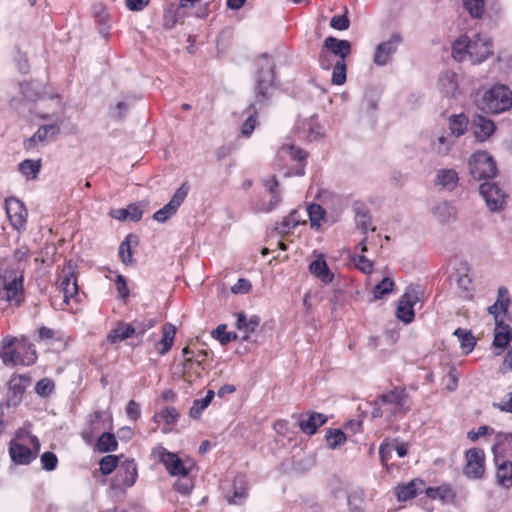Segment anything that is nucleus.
Listing matches in <instances>:
<instances>
[{"label": "nucleus", "instance_id": "1", "mask_svg": "<svg viewBox=\"0 0 512 512\" xmlns=\"http://www.w3.org/2000/svg\"><path fill=\"white\" fill-rule=\"evenodd\" d=\"M257 71L254 79V100L248 105L244 113L248 115L241 127V134L248 137L257 124L258 111L269 104L275 89V62L267 53L261 54L257 60Z\"/></svg>", "mask_w": 512, "mask_h": 512}, {"label": "nucleus", "instance_id": "2", "mask_svg": "<svg viewBox=\"0 0 512 512\" xmlns=\"http://www.w3.org/2000/svg\"><path fill=\"white\" fill-rule=\"evenodd\" d=\"M493 54V45L489 37L474 34L471 38L460 36L452 46L455 60L463 61L469 58L473 64L481 63Z\"/></svg>", "mask_w": 512, "mask_h": 512}, {"label": "nucleus", "instance_id": "3", "mask_svg": "<svg viewBox=\"0 0 512 512\" xmlns=\"http://www.w3.org/2000/svg\"><path fill=\"white\" fill-rule=\"evenodd\" d=\"M16 343V338H5L2 342L0 358L5 365L30 366L36 361V352L26 342Z\"/></svg>", "mask_w": 512, "mask_h": 512}, {"label": "nucleus", "instance_id": "4", "mask_svg": "<svg viewBox=\"0 0 512 512\" xmlns=\"http://www.w3.org/2000/svg\"><path fill=\"white\" fill-rule=\"evenodd\" d=\"M478 107L487 113L505 112L512 107V91L506 85H494L483 94Z\"/></svg>", "mask_w": 512, "mask_h": 512}, {"label": "nucleus", "instance_id": "5", "mask_svg": "<svg viewBox=\"0 0 512 512\" xmlns=\"http://www.w3.org/2000/svg\"><path fill=\"white\" fill-rule=\"evenodd\" d=\"M24 299V271L11 269L0 288V300L21 306Z\"/></svg>", "mask_w": 512, "mask_h": 512}, {"label": "nucleus", "instance_id": "6", "mask_svg": "<svg viewBox=\"0 0 512 512\" xmlns=\"http://www.w3.org/2000/svg\"><path fill=\"white\" fill-rule=\"evenodd\" d=\"M351 43L348 40L328 36L319 53V65L322 69L329 70L332 66L330 54L344 60L351 54Z\"/></svg>", "mask_w": 512, "mask_h": 512}, {"label": "nucleus", "instance_id": "7", "mask_svg": "<svg viewBox=\"0 0 512 512\" xmlns=\"http://www.w3.org/2000/svg\"><path fill=\"white\" fill-rule=\"evenodd\" d=\"M378 399L386 409L388 420L398 415L406 414L410 409L408 394L404 388L396 387L378 395Z\"/></svg>", "mask_w": 512, "mask_h": 512}, {"label": "nucleus", "instance_id": "8", "mask_svg": "<svg viewBox=\"0 0 512 512\" xmlns=\"http://www.w3.org/2000/svg\"><path fill=\"white\" fill-rule=\"evenodd\" d=\"M468 167L475 180L493 178L497 173L494 159L485 151L474 153L469 159Z\"/></svg>", "mask_w": 512, "mask_h": 512}, {"label": "nucleus", "instance_id": "9", "mask_svg": "<svg viewBox=\"0 0 512 512\" xmlns=\"http://www.w3.org/2000/svg\"><path fill=\"white\" fill-rule=\"evenodd\" d=\"M31 443L34 446V451H32L26 445H23L15 440L10 441L9 445V455L11 460L18 465H28L35 459L40 450V443L36 436H31Z\"/></svg>", "mask_w": 512, "mask_h": 512}, {"label": "nucleus", "instance_id": "10", "mask_svg": "<svg viewBox=\"0 0 512 512\" xmlns=\"http://www.w3.org/2000/svg\"><path fill=\"white\" fill-rule=\"evenodd\" d=\"M419 294L420 292L418 289L409 286L399 300L396 316L405 324L411 323L415 317L413 308L419 301Z\"/></svg>", "mask_w": 512, "mask_h": 512}, {"label": "nucleus", "instance_id": "11", "mask_svg": "<svg viewBox=\"0 0 512 512\" xmlns=\"http://www.w3.org/2000/svg\"><path fill=\"white\" fill-rule=\"evenodd\" d=\"M190 190L188 182H183L182 185L175 191L170 201L161 209L153 214V219L164 223L171 218L183 203Z\"/></svg>", "mask_w": 512, "mask_h": 512}, {"label": "nucleus", "instance_id": "12", "mask_svg": "<svg viewBox=\"0 0 512 512\" xmlns=\"http://www.w3.org/2000/svg\"><path fill=\"white\" fill-rule=\"evenodd\" d=\"M402 41V36L399 33H394L387 41L379 43L375 49L373 58L374 64L377 66H385L390 63L392 55L396 53Z\"/></svg>", "mask_w": 512, "mask_h": 512}, {"label": "nucleus", "instance_id": "13", "mask_svg": "<svg viewBox=\"0 0 512 512\" xmlns=\"http://www.w3.org/2000/svg\"><path fill=\"white\" fill-rule=\"evenodd\" d=\"M479 191L490 211L503 209L506 195L497 184L486 181L480 185Z\"/></svg>", "mask_w": 512, "mask_h": 512}, {"label": "nucleus", "instance_id": "14", "mask_svg": "<svg viewBox=\"0 0 512 512\" xmlns=\"http://www.w3.org/2000/svg\"><path fill=\"white\" fill-rule=\"evenodd\" d=\"M466 466L464 474L472 479L481 478L485 471V454L479 448H471L466 452Z\"/></svg>", "mask_w": 512, "mask_h": 512}, {"label": "nucleus", "instance_id": "15", "mask_svg": "<svg viewBox=\"0 0 512 512\" xmlns=\"http://www.w3.org/2000/svg\"><path fill=\"white\" fill-rule=\"evenodd\" d=\"M76 266L69 261L63 268L60 276L59 288L63 293L64 301L68 303V299L78 294L77 277L75 275Z\"/></svg>", "mask_w": 512, "mask_h": 512}, {"label": "nucleus", "instance_id": "16", "mask_svg": "<svg viewBox=\"0 0 512 512\" xmlns=\"http://www.w3.org/2000/svg\"><path fill=\"white\" fill-rule=\"evenodd\" d=\"M5 205L12 226L17 230L24 229L27 221V209L23 202L15 197H10L6 199Z\"/></svg>", "mask_w": 512, "mask_h": 512}, {"label": "nucleus", "instance_id": "17", "mask_svg": "<svg viewBox=\"0 0 512 512\" xmlns=\"http://www.w3.org/2000/svg\"><path fill=\"white\" fill-rule=\"evenodd\" d=\"M278 153L281 157L288 156L291 160L297 162V165L295 166L294 171L287 172L286 176H291V175L303 176L305 174V164H306V159L308 156L307 152H305L301 148L296 147L292 144H284L279 149Z\"/></svg>", "mask_w": 512, "mask_h": 512}, {"label": "nucleus", "instance_id": "18", "mask_svg": "<svg viewBox=\"0 0 512 512\" xmlns=\"http://www.w3.org/2000/svg\"><path fill=\"white\" fill-rule=\"evenodd\" d=\"M137 476V467L134 460H125L117 468L114 486L131 487L135 484Z\"/></svg>", "mask_w": 512, "mask_h": 512}, {"label": "nucleus", "instance_id": "19", "mask_svg": "<svg viewBox=\"0 0 512 512\" xmlns=\"http://www.w3.org/2000/svg\"><path fill=\"white\" fill-rule=\"evenodd\" d=\"M327 420V416L322 413L307 412L299 416L298 426L303 433L313 435Z\"/></svg>", "mask_w": 512, "mask_h": 512}, {"label": "nucleus", "instance_id": "20", "mask_svg": "<svg viewBox=\"0 0 512 512\" xmlns=\"http://www.w3.org/2000/svg\"><path fill=\"white\" fill-rule=\"evenodd\" d=\"M159 460L172 476L189 474V469L184 465L183 461L175 453L169 452L162 448L159 454Z\"/></svg>", "mask_w": 512, "mask_h": 512}, {"label": "nucleus", "instance_id": "21", "mask_svg": "<svg viewBox=\"0 0 512 512\" xmlns=\"http://www.w3.org/2000/svg\"><path fill=\"white\" fill-rule=\"evenodd\" d=\"M60 133V128L57 124H49L40 126L37 131L30 137L27 141H25V147L30 149L35 146L36 143H49L54 141L58 134Z\"/></svg>", "mask_w": 512, "mask_h": 512}, {"label": "nucleus", "instance_id": "22", "mask_svg": "<svg viewBox=\"0 0 512 512\" xmlns=\"http://www.w3.org/2000/svg\"><path fill=\"white\" fill-rule=\"evenodd\" d=\"M472 131L475 138L480 141H486L495 131V123L482 115H476L472 120Z\"/></svg>", "mask_w": 512, "mask_h": 512}, {"label": "nucleus", "instance_id": "23", "mask_svg": "<svg viewBox=\"0 0 512 512\" xmlns=\"http://www.w3.org/2000/svg\"><path fill=\"white\" fill-rule=\"evenodd\" d=\"M439 89L445 97L455 98L459 94L457 75L452 71H445L439 78Z\"/></svg>", "mask_w": 512, "mask_h": 512}, {"label": "nucleus", "instance_id": "24", "mask_svg": "<svg viewBox=\"0 0 512 512\" xmlns=\"http://www.w3.org/2000/svg\"><path fill=\"white\" fill-rule=\"evenodd\" d=\"M309 271L325 284L333 281L334 275L330 271L323 255H318L316 259L310 263Z\"/></svg>", "mask_w": 512, "mask_h": 512}, {"label": "nucleus", "instance_id": "25", "mask_svg": "<svg viewBox=\"0 0 512 512\" xmlns=\"http://www.w3.org/2000/svg\"><path fill=\"white\" fill-rule=\"evenodd\" d=\"M423 488L424 482L419 479H414L407 484L398 485L395 488V493L398 501L403 502L416 497Z\"/></svg>", "mask_w": 512, "mask_h": 512}, {"label": "nucleus", "instance_id": "26", "mask_svg": "<svg viewBox=\"0 0 512 512\" xmlns=\"http://www.w3.org/2000/svg\"><path fill=\"white\" fill-rule=\"evenodd\" d=\"M236 318L237 329L244 333V335L242 336V340L247 341L250 337V334L254 333L256 329L259 327L260 318L257 315H253L249 319H247L246 315L243 312L237 313Z\"/></svg>", "mask_w": 512, "mask_h": 512}, {"label": "nucleus", "instance_id": "27", "mask_svg": "<svg viewBox=\"0 0 512 512\" xmlns=\"http://www.w3.org/2000/svg\"><path fill=\"white\" fill-rule=\"evenodd\" d=\"M492 451L495 463H499V459L504 458L506 453L512 452V433H498L495 436Z\"/></svg>", "mask_w": 512, "mask_h": 512}, {"label": "nucleus", "instance_id": "28", "mask_svg": "<svg viewBox=\"0 0 512 512\" xmlns=\"http://www.w3.org/2000/svg\"><path fill=\"white\" fill-rule=\"evenodd\" d=\"M512 341V330L508 324H505L503 321H497V326L495 329L494 339L492 345L494 348L498 349H506L510 347V342Z\"/></svg>", "mask_w": 512, "mask_h": 512}, {"label": "nucleus", "instance_id": "29", "mask_svg": "<svg viewBox=\"0 0 512 512\" xmlns=\"http://www.w3.org/2000/svg\"><path fill=\"white\" fill-rule=\"evenodd\" d=\"M458 173L454 169H439L436 173L435 185L442 189L452 191L458 184Z\"/></svg>", "mask_w": 512, "mask_h": 512}, {"label": "nucleus", "instance_id": "30", "mask_svg": "<svg viewBox=\"0 0 512 512\" xmlns=\"http://www.w3.org/2000/svg\"><path fill=\"white\" fill-rule=\"evenodd\" d=\"M92 15L96 24L98 25L100 34H102L103 37L107 39L109 35L108 30L110 28L109 13L107 8L102 3H96L92 7Z\"/></svg>", "mask_w": 512, "mask_h": 512}, {"label": "nucleus", "instance_id": "31", "mask_svg": "<svg viewBox=\"0 0 512 512\" xmlns=\"http://www.w3.org/2000/svg\"><path fill=\"white\" fill-rule=\"evenodd\" d=\"M162 332V338L155 343V349L160 355L166 354L173 346L176 327L171 323H166L163 326Z\"/></svg>", "mask_w": 512, "mask_h": 512}, {"label": "nucleus", "instance_id": "32", "mask_svg": "<svg viewBox=\"0 0 512 512\" xmlns=\"http://www.w3.org/2000/svg\"><path fill=\"white\" fill-rule=\"evenodd\" d=\"M248 496L247 482L243 476L235 478L233 483V494L227 496V502L231 505H242Z\"/></svg>", "mask_w": 512, "mask_h": 512}, {"label": "nucleus", "instance_id": "33", "mask_svg": "<svg viewBox=\"0 0 512 512\" xmlns=\"http://www.w3.org/2000/svg\"><path fill=\"white\" fill-rule=\"evenodd\" d=\"M433 215L440 223H449L456 219L457 210L450 203L442 201L434 206Z\"/></svg>", "mask_w": 512, "mask_h": 512}, {"label": "nucleus", "instance_id": "34", "mask_svg": "<svg viewBox=\"0 0 512 512\" xmlns=\"http://www.w3.org/2000/svg\"><path fill=\"white\" fill-rule=\"evenodd\" d=\"M498 468L496 472V478L499 485L505 488L512 486V462L499 459V463H496Z\"/></svg>", "mask_w": 512, "mask_h": 512}, {"label": "nucleus", "instance_id": "35", "mask_svg": "<svg viewBox=\"0 0 512 512\" xmlns=\"http://www.w3.org/2000/svg\"><path fill=\"white\" fill-rule=\"evenodd\" d=\"M136 332L134 323H121L108 335V339L111 343H116L130 338Z\"/></svg>", "mask_w": 512, "mask_h": 512}, {"label": "nucleus", "instance_id": "36", "mask_svg": "<svg viewBox=\"0 0 512 512\" xmlns=\"http://www.w3.org/2000/svg\"><path fill=\"white\" fill-rule=\"evenodd\" d=\"M364 491L360 488L351 489L347 495V504L350 512H364Z\"/></svg>", "mask_w": 512, "mask_h": 512}, {"label": "nucleus", "instance_id": "37", "mask_svg": "<svg viewBox=\"0 0 512 512\" xmlns=\"http://www.w3.org/2000/svg\"><path fill=\"white\" fill-rule=\"evenodd\" d=\"M214 396L215 392L213 390H208L204 398L194 400L192 407L189 410V416L193 419L200 418L202 412L209 406Z\"/></svg>", "mask_w": 512, "mask_h": 512}, {"label": "nucleus", "instance_id": "38", "mask_svg": "<svg viewBox=\"0 0 512 512\" xmlns=\"http://www.w3.org/2000/svg\"><path fill=\"white\" fill-rule=\"evenodd\" d=\"M118 443L114 434L110 432L102 433L96 443V448L99 452H113L117 449Z\"/></svg>", "mask_w": 512, "mask_h": 512}, {"label": "nucleus", "instance_id": "39", "mask_svg": "<svg viewBox=\"0 0 512 512\" xmlns=\"http://www.w3.org/2000/svg\"><path fill=\"white\" fill-rule=\"evenodd\" d=\"M137 244V237L133 234H128L124 241L119 246V256L122 262L126 265L133 263L131 243Z\"/></svg>", "mask_w": 512, "mask_h": 512}, {"label": "nucleus", "instance_id": "40", "mask_svg": "<svg viewBox=\"0 0 512 512\" xmlns=\"http://www.w3.org/2000/svg\"><path fill=\"white\" fill-rule=\"evenodd\" d=\"M468 125V119L464 114L452 115L449 118V129L455 137L462 136Z\"/></svg>", "mask_w": 512, "mask_h": 512}, {"label": "nucleus", "instance_id": "41", "mask_svg": "<svg viewBox=\"0 0 512 512\" xmlns=\"http://www.w3.org/2000/svg\"><path fill=\"white\" fill-rule=\"evenodd\" d=\"M460 341L461 348L466 354L470 353L476 345V338L473 336L471 331H467L462 328H457L454 332Z\"/></svg>", "mask_w": 512, "mask_h": 512}, {"label": "nucleus", "instance_id": "42", "mask_svg": "<svg viewBox=\"0 0 512 512\" xmlns=\"http://www.w3.org/2000/svg\"><path fill=\"white\" fill-rule=\"evenodd\" d=\"M24 391L25 387L21 383L15 382V379H12L9 383L7 406L18 405L22 400Z\"/></svg>", "mask_w": 512, "mask_h": 512}, {"label": "nucleus", "instance_id": "43", "mask_svg": "<svg viewBox=\"0 0 512 512\" xmlns=\"http://www.w3.org/2000/svg\"><path fill=\"white\" fill-rule=\"evenodd\" d=\"M298 211L292 210L290 214L275 226V230L278 234L284 235L290 231V229L295 228L300 224V220L297 217Z\"/></svg>", "mask_w": 512, "mask_h": 512}, {"label": "nucleus", "instance_id": "44", "mask_svg": "<svg viewBox=\"0 0 512 512\" xmlns=\"http://www.w3.org/2000/svg\"><path fill=\"white\" fill-rule=\"evenodd\" d=\"M354 211L356 226L359 229H361L364 233H366L371 223V216L369 214V210L364 206H359L355 207Z\"/></svg>", "mask_w": 512, "mask_h": 512}, {"label": "nucleus", "instance_id": "45", "mask_svg": "<svg viewBox=\"0 0 512 512\" xmlns=\"http://www.w3.org/2000/svg\"><path fill=\"white\" fill-rule=\"evenodd\" d=\"M226 328L227 326L225 324H220L211 332L212 337L217 339L223 346L238 339L237 333L227 332Z\"/></svg>", "mask_w": 512, "mask_h": 512}, {"label": "nucleus", "instance_id": "46", "mask_svg": "<svg viewBox=\"0 0 512 512\" xmlns=\"http://www.w3.org/2000/svg\"><path fill=\"white\" fill-rule=\"evenodd\" d=\"M40 160L26 159L19 164L20 172L27 178L35 179L40 171Z\"/></svg>", "mask_w": 512, "mask_h": 512}, {"label": "nucleus", "instance_id": "47", "mask_svg": "<svg viewBox=\"0 0 512 512\" xmlns=\"http://www.w3.org/2000/svg\"><path fill=\"white\" fill-rule=\"evenodd\" d=\"M180 417L177 409L174 407H165L159 413L155 414L153 419L155 422H159V419L163 420L167 425L175 424Z\"/></svg>", "mask_w": 512, "mask_h": 512}, {"label": "nucleus", "instance_id": "48", "mask_svg": "<svg viewBox=\"0 0 512 512\" xmlns=\"http://www.w3.org/2000/svg\"><path fill=\"white\" fill-rule=\"evenodd\" d=\"M346 62L337 60L333 65L331 82L334 85H343L346 82Z\"/></svg>", "mask_w": 512, "mask_h": 512}, {"label": "nucleus", "instance_id": "49", "mask_svg": "<svg viewBox=\"0 0 512 512\" xmlns=\"http://www.w3.org/2000/svg\"><path fill=\"white\" fill-rule=\"evenodd\" d=\"M394 282L391 278H383L373 289L374 299H382L393 290Z\"/></svg>", "mask_w": 512, "mask_h": 512}, {"label": "nucleus", "instance_id": "50", "mask_svg": "<svg viewBox=\"0 0 512 512\" xmlns=\"http://www.w3.org/2000/svg\"><path fill=\"white\" fill-rule=\"evenodd\" d=\"M329 448L336 449L346 441V435L339 429H329L326 433Z\"/></svg>", "mask_w": 512, "mask_h": 512}, {"label": "nucleus", "instance_id": "51", "mask_svg": "<svg viewBox=\"0 0 512 512\" xmlns=\"http://www.w3.org/2000/svg\"><path fill=\"white\" fill-rule=\"evenodd\" d=\"M463 6L473 18H480L484 13V0H463Z\"/></svg>", "mask_w": 512, "mask_h": 512}, {"label": "nucleus", "instance_id": "52", "mask_svg": "<svg viewBox=\"0 0 512 512\" xmlns=\"http://www.w3.org/2000/svg\"><path fill=\"white\" fill-rule=\"evenodd\" d=\"M306 212L308 214L311 227H319L320 220L325 214L324 209L319 204H311L307 207Z\"/></svg>", "mask_w": 512, "mask_h": 512}, {"label": "nucleus", "instance_id": "53", "mask_svg": "<svg viewBox=\"0 0 512 512\" xmlns=\"http://www.w3.org/2000/svg\"><path fill=\"white\" fill-rule=\"evenodd\" d=\"M118 468V457L115 455L104 456L99 462V469L103 475H109Z\"/></svg>", "mask_w": 512, "mask_h": 512}, {"label": "nucleus", "instance_id": "54", "mask_svg": "<svg viewBox=\"0 0 512 512\" xmlns=\"http://www.w3.org/2000/svg\"><path fill=\"white\" fill-rule=\"evenodd\" d=\"M193 486L194 483L189 474L181 475L180 478L174 483L175 490L183 495H188Z\"/></svg>", "mask_w": 512, "mask_h": 512}, {"label": "nucleus", "instance_id": "55", "mask_svg": "<svg viewBox=\"0 0 512 512\" xmlns=\"http://www.w3.org/2000/svg\"><path fill=\"white\" fill-rule=\"evenodd\" d=\"M451 145L452 142L450 141V138L444 135L439 136L432 142L433 148L440 155H447L450 151Z\"/></svg>", "mask_w": 512, "mask_h": 512}, {"label": "nucleus", "instance_id": "56", "mask_svg": "<svg viewBox=\"0 0 512 512\" xmlns=\"http://www.w3.org/2000/svg\"><path fill=\"white\" fill-rule=\"evenodd\" d=\"M451 492V489L447 486L429 487L426 489V495L430 499L445 500L448 496L451 495Z\"/></svg>", "mask_w": 512, "mask_h": 512}, {"label": "nucleus", "instance_id": "57", "mask_svg": "<svg viewBox=\"0 0 512 512\" xmlns=\"http://www.w3.org/2000/svg\"><path fill=\"white\" fill-rule=\"evenodd\" d=\"M394 451V444L387 440H384L379 447V456L382 465L387 466L388 461L392 458Z\"/></svg>", "mask_w": 512, "mask_h": 512}, {"label": "nucleus", "instance_id": "58", "mask_svg": "<svg viewBox=\"0 0 512 512\" xmlns=\"http://www.w3.org/2000/svg\"><path fill=\"white\" fill-rule=\"evenodd\" d=\"M41 464L43 469L53 471L58 464V458L55 453L46 451L41 455Z\"/></svg>", "mask_w": 512, "mask_h": 512}, {"label": "nucleus", "instance_id": "59", "mask_svg": "<svg viewBox=\"0 0 512 512\" xmlns=\"http://www.w3.org/2000/svg\"><path fill=\"white\" fill-rule=\"evenodd\" d=\"M509 306V298H506L504 300L497 299V301L488 308L489 314L493 315L495 318V324L497 325V321H500L498 319L499 317V311H502L503 313H506Z\"/></svg>", "mask_w": 512, "mask_h": 512}, {"label": "nucleus", "instance_id": "60", "mask_svg": "<svg viewBox=\"0 0 512 512\" xmlns=\"http://www.w3.org/2000/svg\"><path fill=\"white\" fill-rule=\"evenodd\" d=\"M54 390V383L48 378L39 380L35 385V391L40 396H48Z\"/></svg>", "mask_w": 512, "mask_h": 512}, {"label": "nucleus", "instance_id": "61", "mask_svg": "<svg viewBox=\"0 0 512 512\" xmlns=\"http://www.w3.org/2000/svg\"><path fill=\"white\" fill-rule=\"evenodd\" d=\"M350 21L348 17L344 15H335L330 20V26L333 29L343 31L349 28Z\"/></svg>", "mask_w": 512, "mask_h": 512}, {"label": "nucleus", "instance_id": "62", "mask_svg": "<svg viewBox=\"0 0 512 512\" xmlns=\"http://www.w3.org/2000/svg\"><path fill=\"white\" fill-rule=\"evenodd\" d=\"M130 106L125 101H120L116 104V106L111 110L110 116L116 120H122L126 113L128 112Z\"/></svg>", "mask_w": 512, "mask_h": 512}, {"label": "nucleus", "instance_id": "63", "mask_svg": "<svg viewBox=\"0 0 512 512\" xmlns=\"http://www.w3.org/2000/svg\"><path fill=\"white\" fill-rule=\"evenodd\" d=\"M251 283L248 279L240 278L231 287V292L234 294H246L251 290Z\"/></svg>", "mask_w": 512, "mask_h": 512}, {"label": "nucleus", "instance_id": "64", "mask_svg": "<svg viewBox=\"0 0 512 512\" xmlns=\"http://www.w3.org/2000/svg\"><path fill=\"white\" fill-rule=\"evenodd\" d=\"M493 407L498 408L502 412L512 413V391L507 393L500 402L493 403Z\"/></svg>", "mask_w": 512, "mask_h": 512}]
</instances>
